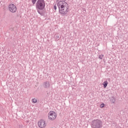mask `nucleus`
I'll return each mask as SVG.
<instances>
[{
	"instance_id": "f257e3e1",
	"label": "nucleus",
	"mask_w": 128,
	"mask_h": 128,
	"mask_svg": "<svg viewBox=\"0 0 128 128\" xmlns=\"http://www.w3.org/2000/svg\"><path fill=\"white\" fill-rule=\"evenodd\" d=\"M59 10V12L61 16H66L68 12V4L60 3L58 6Z\"/></svg>"
},
{
	"instance_id": "f03ea898",
	"label": "nucleus",
	"mask_w": 128,
	"mask_h": 128,
	"mask_svg": "<svg viewBox=\"0 0 128 128\" xmlns=\"http://www.w3.org/2000/svg\"><path fill=\"white\" fill-rule=\"evenodd\" d=\"M46 8V2L44 1H39L36 3V10L40 14V16H44V12L40 10H44Z\"/></svg>"
},
{
	"instance_id": "7ed1b4c3",
	"label": "nucleus",
	"mask_w": 128,
	"mask_h": 128,
	"mask_svg": "<svg viewBox=\"0 0 128 128\" xmlns=\"http://www.w3.org/2000/svg\"><path fill=\"white\" fill-rule=\"evenodd\" d=\"M91 126L92 128H102V122L98 119L94 120L92 121Z\"/></svg>"
},
{
	"instance_id": "20e7f679",
	"label": "nucleus",
	"mask_w": 128,
	"mask_h": 128,
	"mask_svg": "<svg viewBox=\"0 0 128 128\" xmlns=\"http://www.w3.org/2000/svg\"><path fill=\"white\" fill-rule=\"evenodd\" d=\"M57 114L54 111H50L48 114V118L50 120H54L56 118Z\"/></svg>"
},
{
	"instance_id": "39448f33",
	"label": "nucleus",
	"mask_w": 128,
	"mask_h": 128,
	"mask_svg": "<svg viewBox=\"0 0 128 128\" xmlns=\"http://www.w3.org/2000/svg\"><path fill=\"white\" fill-rule=\"evenodd\" d=\"M38 126L40 128H44L46 126V121L44 120L41 119L38 122Z\"/></svg>"
},
{
	"instance_id": "423d86ee",
	"label": "nucleus",
	"mask_w": 128,
	"mask_h": 128,
	"mask_svg": "<svg viewBox=\"0 0 128 128\" xmlns=\"http://www.w3.org/2000/svg\"><path fill=\"white\" fill-rule=\"evenodd\" d=\"M8 8L10 12H16V7L14 4H10Z\"/></svg>"
},
{
	"instance_id": "0eeeda50",
	"label": "nucleus",
	"mask_w": 128,
	"mask_h": 128,
	"mask_svg": "<svg viewBox=\"0 0 128 128\" xmlns=\"http://www.w3.org/2000/svg\"><path fill=\"white\" fill-rule=\"evenodd\" d=\"M50 86V82H48V81H46L43 84V86L44 88H48Z\"/></svg>"
},
{
	"instance_id": "6e6552de",
	"label": "nucleus",
	"mask_w": 128,
	"mask_h": 128,
	"mask_svg": "<svg viewBox=\"0 0 128 128\" xmlns=\"http://www.w3.org/2000/svg\"><path fill=\"white\" fill-rule=\"evenodd\" d=\"M56 2H58L57 6H60V4H68L66 2V0H56Z\"/></svg>"
},
{
	"instance_id": "1a4fd4ad",
	"label": "nucleus",
	"mask_w": 128,
	"mask_h": 128,
	"mask_svg": "<svg viewBox=\"0 0 128 128\" xmlns=\"http://www.w3.org/2000/svg\"><path fill=\"white\" fill-rule=\"evenodd\" d=\"M110 101L112 104H114V102H116V98L114 97H112L110 98Z\"/></svg>"
},
{
	"instance_id": "9d476101",
	"label": "nucleus",
	"mask_w": 128,
	"mask_h": 128,
	"mask_svg": "<svg viewBox=\"0 0 128 128\" xmlns=\"http://www.w3.org/2000/svg\"><path fill=\"white\" fill-rule=\"evenodd\" d=\"M103 86H104V88H106V86H108V81L107 80H105L103 84H102Z\"/></svg>"
},
{
	"instance_id": "9b49d317",
	"label": "nucleus",
	"mask_w": 128,
	"mask_h": 128,
	"mask_svg": "<svg viewBox=\"0 0 128 128\" xmlns=\"http://www.w3.org/2000/svg\"><path fill=\"white\" fill-rule=\"evenodd\" d=\"M37 102H38V100H37L36 99V98H33V99L32 100V102L33 104H36V103Z\"/></svg>"
},
{
	"instance_id": "f8f14e48",
	"label": "nucleus",
	"mask_w": 128,
	"mask_h": 128,
	"mask_svg": "<svg viewBox=\"0 0 128 128\" xmlns=\"http://www.w3.org/2000/svg\"><path fill=\"white\" fill-rule=\"evenodd\" d=\"M38 0H32V2L34 4H36V1Z\"/></svg>"
},
{
	"instance_id": "ddd939ff",
	"label": "nucleus",
	"mask_w": 128,
	"mask_h": 128,
	"mask_svg": "<svg viewBox=\"0 0 128 128\" xmlns=\"http://www.w3.org/2000/svg\"><path fill=\"white\" fill-rule=\"evenodd\" d=\"M102 58H104V55H100V56H99V58H100V60H102Z\"/></svg>"
},
{
	"instance_id": "4468645a",
	"label": "nucleus",
	"mask_w": 128,
	"mask_h": 128,
	"mask_svg": "<svg viewBox=\"0 0 128 128\" xmlns=\"http://www.w3.org/2000/svg\"><path fill=\"white\" fill-rule=\"evenodd\" d=\"M104 104H102L100 105V108H104Z\"/></svg>"
},
{
	"instance_id": "2eb2a0df",
	"label": "nucleus",
	"mask_w": 128,
	"mask_h": 128,
	"mask_svg": "<svg viewBox=\"0 0 128 128\" xmlns=\"http://www.w3.org/2000/svg\"><path fill=\"white\" fill-rule=\"evenodd\" d=\"M54 10H56V4H55V6H54Z\"/></svg>"
},
{
	"instance_id": "dca6fc26",
	"label": "nucleus",
	"mask_w": 128,
	"mask_h": 128,
	"mask_svg": "<svg viewBox=\"0 0 128 128\" xmlns=\"http://www.w3.org/2000/svg\"><path fill=\"white\" fill-rule=\"evenodd\" d=\"M18 128H22V124L19 125Z\"/></svg>"
},
{
	"instance_id": "f3484780",
	"label": "nucleus",
	"mask_w": 128,
	"mask_h": 128,
	"mask_svg": "<svg viewBox=\"0 0 128 128\" xmlns=\"http://www.w3.org/2000/svg\"><path fill=\"white\" fill-rule=\"evenodd\" d=\"M44 1V0H38L37 2H42Z\"/></svg>"
},
{
	"instance_id": "a211bd4d",
	"label": "nucleus",
	"mask_w": 128,
	"mask_h": 128,
	"mask_svg": "<svg viewBox=\"0 0 128 128\" xmlns=\"http://www.w3.org/2000/svg\"><path fill=\"white\" fill-rule=\"evenodd\" d=\"M57 38H58L59 37H58V36H57Z\"/></svg>"
}]
</instances>
